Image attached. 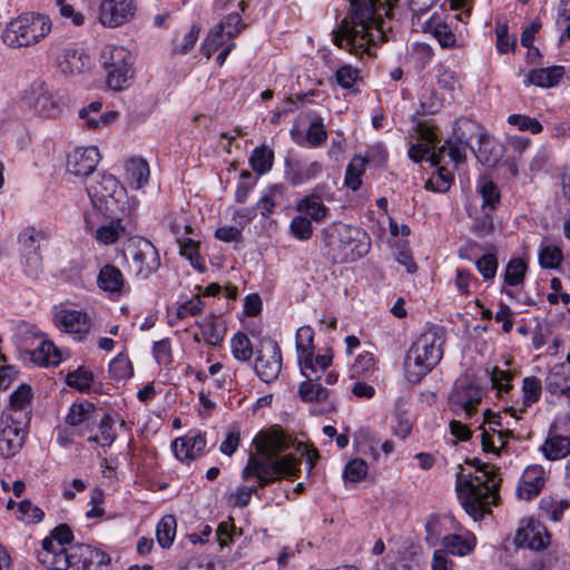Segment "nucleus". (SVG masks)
Instances as JSON below:
<instances>
[{
	"mask_svg": "<svg viewBox=\"0 0 570 570\" xmlns=\"http://www.w3.org/2000/svg\"><path fill=\"white\" fill-rule=\"evenodd\" d=\"M287 442L281 434L269 435L257 445V453H250L242 472L244 481L254 478L261 487H266L283 476H295L299 472L301 461L293 454L279 456L287 449Z\"/></svg>",
	"mask_w": 570,
	"mask_h": 570,
	"instance_id": "nucleus-1",
	"label": "nucleus"
},
{
	"mask_svg": "<svg viewBox=\"0 0 570 570\" xmlns=\"http://www.w3.org/2000/svg\"><path fill=\"white\" fill-rule=\"evenodd\" d=\"M466 462L482 472V475L464 474L463 466L459 465L455 490L466 513L474 520H481L490 512L489 505L497 503L501 479L494 465L483 463L476 458Z\"/></svg>",
	"mask_w": 570,
	"mask_h": 570,
	"instance_id": "nucleus-2",
	"label": "nucleus"
},
{
	"mask_svg": "<svg viewBox=\"0 0 570 570\" xmlns=\"http://www.w3.org/2000/svg\"><path fill=\"white\" fill-rule=\"evenodd\" d=\"M445 331L440 326L428 327L411 344L405 358L404 372L412 384L420 383L441 362L444 353Z\"/></svg>",
	"mask_w": 570,
	"mask_h": 570,
	"instance_id": "nucleus-3",
	"label": "nucleus"
},
{
	"mask_svg": "<svg viewBox=\"0 0 570 570\" xmlns=\"http://www.w3.org/2000/svg\"><path fill=\"white\" fill-rule=\"evenodd\" d=\"M377 4H381V0H352L354 9L352 26L344 22L334 32V43L361 58L364 55L372 56L370 43L373 42V36L371 30L375 23L374 16Z\"/></svg>",
	"mask_w": 570,
	"mask_h": 570,
	"instance_id": "nucleus-4",
	"label": "nucleus"
},
{
	"mask_svg": "<svg viewBox=\"0 0 570 570\" xmlns=\"http://www.w3.org/2000/svg\"><path fill=\"white\" fill-rule=\"evenodd\" d=\"M371 242L360 227L337 224L324 232L322 255L333 264L355 262L366 255Z\"/></svg>",
	"mask_w": 570,
	"mask_h": 570,
	"instance_id": "nucleus-5",
	"label": "nucleus"
},
{
	"mask_svg": "<svg viewBox=\"0 0 570 570\" xmlns=\"http://www.w3.org/2000/svg\"><path fill=\"white\" fill-rule=\"evenodd\" d=\"M86 190L94 209L99 213H118L136 208L137 202L129 198L126 188L111 174L99 173L86 180Z\"/></svg>",
	"mask_w": 570,
	"mask_h": 570,
	"instance_id": "nucleus-6",
	"label": "nucleus"
},
{
	"mask_svg": "<svg viewBox=\"0 0 570 570\" xmlns=\"http://www.w3.org/2000/svg\"><path fill=\"white\" fill-rule=\"evenodd\" d=\"M45 567L49 570H108L109 556L89 544L77 543L68 547L67 556L55 557L43 553Z\"/></svg>",
	"mask_w": 570,
	"mask_h": 570,
	"instance_id": "nucleus-7",
	"label": "nucleus"
},
{
	"mask_svg": "<svg viewBox=\"0 0 570 570\" xmlns=\"http://www.w3.org/2000/svg\"><path fill=\"white\" fill-rule=\"evenodd\" d=\"M51 29L49 18L42 14L24 13L11 20L3 33V42L12 48L35 45Z\"/></svg>",
	"mask_w": 570,
	"mask_h": 570,
	"instance_id": "nucleus-8",
	"label": "nucleus"
},
{
	"mask_svg": "<svg viewBox=\"0 0 570 570\" xmlns=\"http://www.w3.org/2000/svg\"><path fill=\"white\" fill-rule=\"evenodd\" d=\"M125 256L129 269L140 279L149 278L161 265L157 248L149 239L144 237L130 238Z\"/></svg>",
	"mask_w": 570,
	"mask_h": 570,
	"instance_id": "nucleus-9",
	"label": "nucleus"
},
{
	"mask_svg": "<svg viewBox=\"0 0 570 570\" xmlns=\"http://www.w3.org/2000/svg\"><path fill=\"white\" fill-rule=\"evenodd\" d=\"M49 238L50 233L47 229L35 226H28L20 232L18 236L20 262L28 276L37 278L42 272L43 264L40 248L41 243Z\"/></svg>",
	"mask_w": 570,
	"mask_h": 570,
	"instance_id": "nucleus-10",
	"label": "nucleus"
},
{
	"mask_svg": "<svg viewBox=\"0 0 570 570\" xmlns=\"http://www.w3.org/2000/svg\"><path fill=\"white\" fill-rule=\"evenodd\" d=\"M136 208H128V210L118 213H100L107 218V222L100 224L97 228L87 219V229L92 233L95 239L102 245H114L121 237L128 235L134 229V213Z\"/></svg>",
	"mask_w": 570,
	"mask_h": 570,
	"instance_id": "nucleus-11",
	"label": "nucleus"
},
{
	"mask_svg": "<svg viewBox=\"0 0 570 570\" xmlns=\"http://www.w3.org/2000/svg\"><path fill=\"white\" fill-rule=\"evenodd\" d=\"M101 63L107 71V85L114 90H120L131 77V53L125 47L106 46Z\"/></svg>",
	"mask_w": 570,
	"mask_h": 570,
	"instance_id": "nucleus-12",
	"label": "nucleus"
},
{
	"mask_svg": "<svg viewBox=\"0 0 570 570\" xmlns=\"http://www.w3.org/2000/svg\"><path fill=\"white\" fill-rule=\"evenodd\" d=\"M481 401V387L471 377L462 376L455 381L449 395V407L455 415L464 412L465 419H470Z\"/></svg>",
	"mask_w": 570,
	"mask_h": 570,
	"instance_id": "nucleus-13",
	"label": "nucleus"
},
{
	"mask_svg": "<svg viewBox=\"0 0 570 570\" xmlns=\"http://www.w3.org/2000/svg\"><path fill=\"white\" fill-rule=\"evenodd\" d=\"M0 430V456L12 458L23 446L28 423L23 422L12 413H2Z\"/></svg>",
	"mask_w": 570,
	"mask_h": 570,
	"instance_id": "nucleus-14",
	"label": "nucleus"
},
{
	"mask_svg": "<svg viewBox=\"0 0 570 570\" xmlns=\"http://www.w3.org/2000/svg\"><path fill=\"white\" fill-rule=\"evenodd\" d=\"M282 370V353L275 340L265 337L261 341V350L255 360V372L266 382H274Z\"/></svg>",
	"mask_w": 570,
	"mask_h": 570,
	"instance_id": "nucleus-15",
	"label": "nucleus"
},
{
	"mask_svg": "<svg viewBox=\"0 0 570 570\" xmlns=\"http://www.w3.org/2000/svg\"><path fill=\"white\" fill-rule=\"evenodd\" d=\"M24 100L42 117L53 118L60 112L58 102L42 80H36L29 86Z\"/></svg>",
	"mask_w": 570,
	"mask_h": 570,
	"instance_id": "nucleus-16",
	"label": "nucleus"
},
{
	"mask_svg": "<svg viewBox=\"0 0 570 570\" xmlns=\"http://www.w3.org/2000/svg\"><path fill=\"white\" fill-rule=\"evenodd\" d=\"M135 11V0H102L99 8V21L105 27L116 28L129 21Z\"/></svg>",
	"mask_w": 570,
	"mask_h": 570,
	"instance_id": "nucleus-17",
	"label": "nucleus"
},
{
	"mask_svg": "<svg viewBox=\"0 0 570 570\" xmlns=\"http://www.w3.org/2000/svg\"><path fill=\"white\" fill-rule=\"evenodd\" d=\"M550 538V533L543 523L534 519H529L524 527H520L517 530L514 544L519 548H529L540 551L549 546Z\"/></svg>",
	"mask_w": 570,
	"mask_h": 570,
	"instance_id": "nucleus-18",
	"label": "nucleus"
},
{
	"mask_svg": "<svg viewBox=\"0 0 570 570\" xmlns=\"http://www.w3.org/2000/svg\"><path fill=\"white\" fill-rule=\"evenodd\" d=\"M320 379L321 376L306 377V380L298 385V396L306 403L322 404L324 411H333L335 409L333 392L324 387L320 383Z\"/></svg>",
	"mask_w": 570,
	"mask_h": 570,
	"instance_id": "nucleus-19",
	"label": "nucleus"
},
{
	"mask_svg": "<svg viewBox=\"0 0 570 570\" xmlns=\"http://www.w3.org/2000/svg\"><path fill=\"white\" fill-rule=\"evenodd\" d=\"M73 539L72 531L69 525L62 523L57 525L50 533V537L45 538L42 540V547L38 551V560L39 562L45 566V559L42 557L45 552H47L50 556H53L57 558L59 556H67L68 553V547L66 544L71 546V541Z\"/></svg>",
	"mask_w": 570,
	"mask_h": 570,
	"instance_id": "nucleus-20",
	"label": "nucleus"
},
{
	"mask_svg": "<svg viewBox=\"0 0 570 570\" xmlns=\"http://www.w3.org/2000/svg\"><path fill=\"white\" fill-rule=\"evenodd\" d=\"M100 160L99 150L95 146L76 148L67 159V169L76 176H89Z\"/></svg>",
	"mask_w": 570,
	"mask_h": 570,
	"instance_id": "nucleus-21",
	"label": "nucleus"
},
{
	"mask_svg": "<svg viewBox=\"0 0 570 570\" xmlns=\"http://www.w3.org/2000/svg\"><path fill=\"white\" fill-rule=\"evenodd\" d=\"M99 412L91 402L85 401L80 403H73L69 407V412L66 416V423L79 428V434L85 435L86 433L92 432L94 425L97 423Z\"/></svg>",
	"mask_w": 570,
	"mask_h": 570,
	"instance_id": "nucleus-22",
	"label": "nucleus"
},
{
	"mask_svg": "<svg viewBox=\"0 0 570 570\" xmlns=\"http://www.w3.org/2000/svg\"><path fill=\"white\" fill-rule=\"evenodd\" d=\"M55 324L60 331L79 335V340L88 334L91 327L87 313L76 309H61L57 312Z\"/></svg>",
	"mask_w": 570,
	"mask_h": 570,
	"instance_id": "nucleus-23",
	"label": "nucleus"
},
{
	"mask_svg": "<svg viewBox=\"0 0 570 570\" xmlns=\"http://www.w3.org/2000/svg\"><path fill=\"white\" fill-rule=\"evenodd\" d=\"M206 439L202 433L178 438L173 442L175 456L181 462H189L202 454Z\"/></svg>",
	"mask_w": 570,
	"mask_h": 570,
	"instance_id": "nucleus-24",
	"label": "nucleus"
},
{
	"mask_svg": "<svg viewBox=\"0 0 570 570\" xmlns=\"http://www.w3.org/2000/svg\"><path fill=\"white\" fill-rule=\"evenodd\" d=\"M543 475L544 471L540 465L528 466L518 487V497L528 501L537 497L544 484Z\"/></svg>",
	"mask_w": 570,
	"mask_h": 570,
	"instance_id": "nucleus-25",
	"label": "nucleus"
},
{
	"mask_svg": "<svg viewBox=\"0 0 570 570\" xmlns=\"http://www.w3.org/2000/svg\"><path fill=\"white\" fill-rule=\"evenodd\" d=\"M97 285L104 292L119 294L125 285L124 274L117 266L106 264L99 271Z\"/></svg>",
	"mask_w": 570,
	"mask_h": 570,
	"instance_id": "nucleus-26",
	"label": "nucleus"
},
{
	"mask_svg": "<svg viewBox=\"0 0 570 570\" xmlns=\"http://www.w3.org/2000/svg\"><path fill=\"white\" fill-rule=\"evenodd\" d=\"M285 177L293 186L302 185L313 178H316L322 171V165L318 161H313L303 167L298 161H287Z\"/></svg>",
	"mask_w": 570,
	"mask_h": 570,
	"instance_id": "nucleus-27",
	"label": "nucleus"
},
{
	"mask_svg": "<svg viewBox=\"0 0 570 570\" xmlns=\"http://www.w3.org/2000/svg\"><path fill=\"white\" fill-rule=\"evenodd\" d=\"M295 338L299 368H308L311 352L314 351V331L311 326H302L297 330Z\"/></svg>",
	"mask_w": 570,
	"mask_h": 570,
	"instance_id": "nucleus-28",
	"label": "nucleus"
},
{
	"mask_svg": "<svg viewBox=\"0 0 570 570\" xmlns=\"http://www.w3.org/2000/svg\"><path fill=\"white\" fill-rule=\"evenodd\" d=\"M31 387L22 384L10 395V406L3 413H12L13 416L29 423L30 417L26 411L31 401Z\"/></svg>",
	"mask_w": 570,
	"mask_h": 570,
	"instance_id": "nucleus-29",
	"label": "nucleus"
},
{
	"mask_svg": "<svg viewBox=\"0 0 570 570\" xmlns=\"http://www.w3.org/2000/svg\"><path fill=\"white\" fill-rule=\"evenodd\" d=\"M564 75V67L552 66L530 71L528 82L542 88L557 86Z\"/></svg>",
	"mask_w": 570,
	"mask_h": 570,
	"instance_id": "nucleus-30",
	"label": "nucleus"
},
{
	"mask_svg": "<svg viewBox=\"0 0 570 570\" xmlns=\"http://www.w3.org/2000/svg\"><path fill=\"white\" fill-rule=\"evenodd\" d=\"M468 141H463L459 138L458 142L446 141L436 153L430 156L432 165L438 166L448 156L455 165L462 163L465 159V148Z\"/></svg>",
	"mask_w": 570,
	"mask_h": 570,
	"instance_id": "nucleus-31",
	"label": "nucleus"
},
{
	"mask_svg": "<svg viewBox=\"0 0 570 570\" xmlns=\"http://www.w3.org/2000/svg\"><path fill=\"white\" fill-rule=\"evenodd\" d=\"M479 429H482L481 444L485 452L500 454L501 451H505L508 441L514 438V432L509 429L499 430L495 438L494 435H491L489 431L483 429L482 425H480Z\"/></svg>",
	"mask_w": 570,
	"mask_h": 570,
	"instance_id": "nucleus-32",
	"label": "nucleus"
},
{
	"mask_svg": "<svg viewBox=\"0 0 570 570\" xmlns=\"http://www.w3.org/2000/svg\"><path fill=\"white\" fill-rule=\"evenodd\" d=\"M197 325L200 328L202 337L208 345L217 346L224 340L225 327L214 315L197 322Z\"/></svg>",
	"mask_w": 570,
	"mask_h": 570,
	"instance_id": "nucleus-33",
	"label": "nucleus"
},
{
	"mask_svg": "<svg viewBox=\"0 0 570 570\" xmlns=\"http://www.w3.org/2000/svg\"><path fill=\"white\" fill-rule=\"evenodd\" d=\"M89 62L88 56L76 49H66L59 67L65 75H79L83 72Z\"/></svg>",
	"mask_w": 570,
	"mask_h": 570,
	"instance_id": "nucleus-34",
	"label": "nucleus"
},
{
	"mask_svg": "<svg viewBox=\"0 0 570 570\" xmlns=\"http://www.w3.org/2000/svg\"><path fill=\"white\" fill-rule=\"evenodd\" d=\"M543 455L551 461L566 458L570 453V438L549 435L541 446Z\"/></svg>",
	"mask_w": 570,
	"mask_h": 570,
	"instance_id": "nucleus-35",
	"label": "nucleus"
},
{
	"mask_svg": "<svg viewBox=\"0 0 570 570\" xmlns=\"http://www.w3.org/2000/svg\"><path fill=\"white\" fill-rule=\"evenodd\" d=\"M31 361L41 366H56L61 362V354L52 342L42 341L31 352Z\"/></svg>",
	"mask_w": 570,
	"mask_h": 570,
	"instance_id": "nucleus-36",
	"label": "nucleus"
},
{
	"mask_svg": "<svg viewBox=\"0 0 570 570\" xmlns=\"http://www.w3.org/2000/svg\"><path fill=\"white\" fill-rule=\"evenodd\" d=\"M126 174L129 185L138 189L148 181L149 166L145 159L132 158L126 163Z\"/></svg>",
	"mask_w": 570,
	"mask_h": 570,
	"instance_id": "nucleus-37",
	"label": "nucleus"
},
{
	"mask_svg": "<svg viewBox=\"0 0 570 570\" xmlns=\"http://www.w3.org/2000/svg\"><path fill=\"white\" fill-rule=\"evenodd\" d=\"M570 365L566 363L556 364L546 379V385L550 393L557 394L570 385Z\"/></svg>",
	"mask_w": 570,
	"mask_h": 570,
	"instance_id": "nucleus-38",
	"label": "nucleus"
},
{
	"mask_svg": "<svg viewBox=\"0 0 570 570\" xmlns=\"http://www.w3.org/2000/svg\"><path fill=\"white\" fill-rule=\"evenodd\" d=\"M368 159L362 156H354L348 163L345 171L344 184L347 188L356 191L362 185V176L366 170Z\"/></svg>",
	"mask_w": 570,
	"mask_h": 570,
	"instance_id": "nucleus-39",
	"label": "nucleus"
},
{
	"mask_svg": "<svg viewBox=\"0 0 570 570\" xmlns=\"http://www.w3.org/2000/svg\"><path fill=\"white\" fill-rule=\"evenodd\" d=\"M179 254L189 261L190 265L198 272L206 269L204 258L199 253V243L189 237L177 238Z\"/></svg>",
	"mask_w": 570,
	"mask_h": 570,
	"instance_id": "nucleus-40",
	"label": "nucleus"
},
{
	"mask_svg": "<svg viewBox=\"0 0 570 570\" xmlns=\"http://www.w3.org/2000/svg\"><path fill=\"white\" fill-rule=\"evenodd\" d=\"M245 28L246 24L243 22L240 14L232 12L225 16L212 31L222 35L226 41L237 37Z\"/></svg>",
	"mask_w": 570,
	"mask_h": 570,
	"instance_id": "nucleus-41",
	"label": "nucleus"
},
{
	"mask_svg": "<svg viewBox=\"0 0 570 570\" xmlns=\"http://www.w3.org/2000/svg\"><path fill=\"white\" fill-rule=\"evenodd\" d=\"M297 210L309 216L315 222L325 219L330 209L318 199L317 196H307L301 199L296 206Z\"/></svg>",
	"mask_w": 570,
	"mask_h": 570,
	"instance_id": "nucleus-42",
	"label": "nucleus"
},
{
	"mask_svg": "<svg viewBox=\"0 0 570 570\" xmlns=\"http://www.w3.org/2000/svg\"><path fill=\"white\" fill-rule=\"evenodd\" d=\"M444 551L454 556L464 557L474 549L473 540H469L459 534H449L442 538Z\"/></svg>",
	"mask_w": 570,
	"mask_h": 570,
	"instance_id": "nucleus-43",
	"label": "nucleus"
},
{
	"mask_svg": "<svg viewBox=\"0 0 570 570\" xmlns=\"http://www.w3.org/2000/svg\"><path fill=\"white\" fill-rule=\"evenodd\" d=\"M177 522L176 518L167 514L160 519L156 528V537L160 547L168 548L171 546L176 535Z\"/></svg>",
	"mask_w": 570,
	"mask_h": 570,
	"instance_id": "nucleus-44",
	"label": "nucleus"
},
{
	"mask_svg": "<svg viewBox=\"0 0 570 570\" xmlns=\"http://www.w3.org/2000/svg\"><path fill=\"white\" fill-rule=\"evenodd\" d=\"M274 160V153L266 146L256 147L249 158L253 170L259 175L267 173Z\"/></svg>",
	"mask_w": 570,
	"mask_h": 570,
	"instance_id": "nucleus-45",
	"label": "nucleus"
},
{
	"mask_svg": "<svg viewBox=\"0 0 570 570\" xmlns=\"http://www.w3.org/2000/svg\"><path fill=\"white\" fill-rule=\"evenodd\" d=\"M492 213L493 212L489 209H481V213L473 218L470 230L478 238H484L493 233L494 223Z\"/></svg>",
	"mask_w": 570,
	"mask_h": 570,
	"instance_id": "nucleus-46",
	"label": "nucleus"
},
{
	"mask_svg": "<svg viewBox=\"0 0 570 570\" xmlns=\"http://www.w3.org/2000/svg\"><path fill=\"white\" fill-rule=\"evenodd\" d=\"M101 108H102V104L100 101H94L88 107L82 108L79 111V117L82 120H85L86 124L88 125V127H90V128H97L100 126V124L106 125L115 119L117 112L104 114V116H99V118H88L89 114L101 115L100 114Z\"/></svg>",
	"mask_w": 570,
	"mask_h": 570,
	"instance_id": "nucleus-47",
	"label": "nucleus"
},
{
	"mask_svg": "<svg viewBox=\"0 0 570 570\" xmlns=\"http://www.w3.org/2000/svg\"><path fill=\"white\" fill-rule=\"evenodd\" d=\"M134 370L129 358L120 353L109 364V375L112 380L125 381L132 376Z\"/></svg>",
	"mask_w": 570,
	"mask_h": 570,
	"instance_id": "nucleus-48",
	"label": "nucleus"
},
{
	"mask_svg": "<svg viewBox=\"0 0 570 570\" xmlns=\"http://www.w3.org/2000/svg\"><path fill=\"white\" fill-rule=\"evenodd\" d=\"M527 273V264L521 258H512L504 271V283L509 286H518L523 283Z\"/></svg>",
	"mask_w": 570,
	"mask_h": 570,
	"instance_id": "nucleus-49",
	"label": "nucleus"
},
{
	"mask_svg": "<svg viewBox=\"0 0 570 570\" xmlns=\"http://www.w3.org/2000/svg\"><path fill=\"white\" fill-rule=\"evenodd\" d=\"M523 406L529 407L541 397L542 385L537 376H528L522 382Z\"/></svg>",
	"mask_w": 570,
	"mask_h": 570,
	"instance_id": "nucleus-50",
	"label": "nucleus"
},
{
	"mask_svg": "<svg viewBox=\"0 0 570 570\" xmlns=\"http://www.w3.org/2000/svg\"><path fill=\"white\" fill-rule=\"evenodd\" d=\"M482 196V209L494 212L500 202V191L492 180H484L478 187Z\"/></svg>",
	"mask_w": 570,
	"mask_h": 570,
	"instance_id": "nucleus-51",
	"label": "nucleus"
},
{
	"mask_svg": "<svg viewBox=\"0 0 570 570\" xmlns=\"http://www.w3.org/2000/svg\"><path fill=\"white\" fill-rule=\"evenodd\" d=\"M66 383L70 387L86 391L89 390L94 383V374L83 366H79L77 370L68 373Z\"/></svg>",
	"mask_w": 570,
	"mask_h": 570,
	"instance_id": "nucleus-52",
	"label": "nucleus"
},
{
	"mask_svg": "<svg viewBox=\"0 0 570 570\" xmlns=\"http://www.w3.org/2000/svg\"><path fill=\"white\" fill-rule=\"evenodd\" d=\"M232 353L234 357L238 361L246 362L249 361L253 356V346L244 333H237L232 338Z\"/></svg>",
	"mask_w": 570,
	"mask_h": 570,
	"instance_id": "nucleus-53",
	"label": "nucleus"
},
{
	"mask_svg": "<svg viewBox=\"0 0 570 570\" xmlns=\"http://www.w3.org/2000/svg\"><path fill=\"white\" fill-rule=\"evenodd\" d=\"M332 364V355H315L314 351L311 352V364L308 368H301L305 377L320 376V372H324Z\"/></svg>",
	"mask_w": 570,
	"mask_h": 570,
	"instance_id": "nucleus-54",
	"label": "nucleus"
},
{
	"mask_svg": "<svg viewBox=\"0 0 570 570\" xmlns=\"http://www.w3.org/2000/svg\"><path fill=\"white\" fill-rule=\"evenodd\" d=\"M508 124L517 127L519 130H529L531 134L542 131V125L535 119L525 115L513 114L508 117Z\"/></svg>",
	"mask_w": 570,
	"mask_h": 570,
	"instance_id": "nucleus-55",
	"label": "nucleus"
},
{
	"mask_svg": "<svg viewBox=\"0 0 570 570\" xmlns=\"http://www.w3.org/2000/svg\"><path fill=\"white\" fill-rule=\"evenodd\" d=\"M98 430L100 432L101 446H110L116 440V431L114 429L112 417L105 413L100 417L98 416Z\"/></svg>",
	"mask_w": 570,
	"mask_h": 570,
	"instance_id": "nucleus-56",
	"label": "nucleus"
},
{
	"mask_svg": "<svg viewBox=\"0 0 570 570\" xmlns=\"http://www.w3.org/2000/svg\"><path fill=\"white\" fill-rule=\"evenodd\" d=\"M367 473V464L362 459H353L344 469L343 476L350 482H360Z\"/></svg>",
	"mask_w": 570,
	"mask_h": 570,
	"instance_id": "nucleus-57",
	"label": "nucleus"
},
{
	"mask_svg": "<svg viewBox=\"0 0 570 570\" xmlns=\"http://www.w3.org/2000/svg\"><path fill=\"white\" fill-rule=\"evenodd\" d=\"M291 232L295 238L307 240L312 237L313 228L311 220L305 216H295L291 222Z\"/></svg>",
	"mask_w": 570,
	"mask_h": 570,
	"instance_id": "nucleus-58",
	"label": "nucleus"
},
{
	"mask_svg": "<svg viewBox=\"0 0 570 570\" xmlns=\"http://www.w3.org/2000/svg\"><path fill=\"white\" fill-rule=\"evenodd\" d=\"M336 82L344 89H350L360 79V71L351 65H343L335 72Z\"/></svg>",
	"mask_w": 570,
	"mask_h": 570,
	"instance_id": "nucleus-59",
	"label": "nucleus"
},
{
	"mask_svg": "<svg viewBox=\"0 0 570 570\" xmlns=\"http://www.w3.org/2000/svg\"><path fill=\"white\" fill-rule=\"evenodd\" d=\"M475 265L484 281L492 279L495 276L499 266L494 254H484L476 261Z\"/></svg>",
	"mask_w": 570,
	"mask_h": 570,
	"instance_id": "nucleus-60",
	"label": "nucleus"
},
{
	"mask_svg": "<svg viewBox=\"0 0 570 570\" xmlns=\"http://www.w3.org/2000/svg\"><path fill=\"white\" fill-rule=\"evenodd\" d=\"M203 309L204 302L198 295H196L177 307L176 317L183 320L188 316H195L200 314Z\"/></svg>",
	"mask_w": 570,
	"mask_h": 570,
	"instance_id": "nucleus-61",
	"label": "nucleus"
},
{
	"mask_svg": "<svg viewBox=\"0 0 570 570\" xmlns=\"http://www.w3.org/2000/svg\"><path fill=\"white\" fill-rule=\"evenodd\" d=\"M561 250L556 246H544L539 252V261L544 268H554L561 262Z\"/></svg>",
	"mask_w": 570,
	"mask_h": 570,
	"instance_id": "nucleus-62",
	"label": "nucleus"
},
{
	"mask_svg": "<svg viewBox=\"0 0 570 570\" xmlns=\"http://www.w3.org/2000/svg\"><path fill=\"white\" fill-rule=\"evenodd\" d=\"M375 361L371 353L360 354L353 364V375L366 377L374 371Z\"/></svg>",
	"mask_w": 570,
	"mask_h": 570,
	"instance_id": "nucleus-63",
	"label": "nucleus"
},
{
	"mask_svg": "<svg viewBox=\"0 0 570 570\" xmlns=\"http://www.w3.org/2000/svg\"><path fill=\"white\" fill-rule=\"evenodd\" d=\"M18 511L21 514L19 519L27 522H40L45 515L40 508L33 505L28 500H23L18 504Z\"/></svg>",
	"mask_w": 570,
	"mask_h": 570,
	"instance_id": "nucleus-64",
	"label": "nucleus"
}]
</instances>
